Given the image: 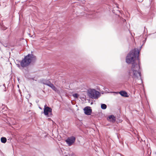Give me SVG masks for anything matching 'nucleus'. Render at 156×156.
<instances>
[{"label":"nucleus","instance_id":"obj_1","mask_svg":"<svg viewBox=\"0 0 156 156\" xmlns=\"http://www.w3.org/2000/svg\"><path fill=\"white\" fill-rule=\"evenodd\" d=\"M140 64L132 65L131 68L127 71V75L129 78L134 80L141 79V74L140 70Z\"/></svg>","mask_w":156,"mask_h":156},{"label":"nucleus","instance_id":"obj_2","mask_svg":"<svg viewBox=\"0 0 156 156\" xmlns=\"http://www.w3.org/2000/svg\"><path fill=\"white\" fill-rule=\"evenodd\" d=\"M139 51L137 48H135L131 51L126 57V62L128 64L132 65L140 64L139 59Z\"/></svg>","mask_w":156,"mask_h":156},{"label":"nucleus","instance_id":"obj_3","mask_svg":"<svg viewBox=\"0 0 156 156\" xmlns=\"http://www.w3.org/2000/svg\"><path fill=\"white\" fill-rule=\"evenodd\" d=\"M36 58L35 56L32 54H28L26 56L21 62L20 64L23 67L28 66L31 62H34L36 61Z\"/></svg>","mask_w":156,"mask_h":156},{"label":"nucleus","instance_id":"obj_4","mask_svg":"<svg viewBox=\"0 0 156 156\" xmlns=\"http://www.w3.org/2000/svg\"><path fill=\"white\" fill-rule=\"evenodd\" d=\"M88 94L90 98L92 99H98L100 95L98 91L94 89H90L88 91Z\"/></svg>","mask_w":156,"mask_h":156},{"label":"nucleus","instance_id":"obj_5","mask_svg":"<svg viewBox=\"0 0 156 156\" xmlns=\"http://www.w3.org/2000/svg\"><path fill=\"white\" fill-rule=\"evenodd\" d=\"M76 138L73 136L68 137L65 140L66 143L69 146L72 145L75 142Z\"/></svg>","mask_w":156,"mask_h":156},{"label":"nucleus","instance_id":"obj_6","mask_svg":"<svg viewBox=\"0 0 156 156\" xmlns=\"http://www.w3.org/2000/svg\"><path fill=\"white\" fill-rule=\"evenodd\" d=\"M52 109L48 107L46 105L44 106V113L45 115L48 116L49 113H51Z\"/></svg>","mask_w":156,"mask_h":156},{"label":"nucleus","instance_id":"obj_7","mask_svg":"<svg viewBox=\"0 0 156 156\" xmlns=\"http://www.w3.org/2000/svg\"><path fill=\"white\" fill-rule=\"evenodd\" d=\"M83 110L85 114L87 115H90L92 112V109L90 108V107H86L83 109Z\"/></svg>","mask_w":156,"mask_h":156},{"label":"nucleus","instance_id":"obj_8","mask_svg":"<svg viewBox=\"0 0 156 156\" xmlns=\"http://www.w3.org/2000/svg\"><path fill=\"white\" fill-rule=\"evenodd\" d=\"M107 119L109 121L113 123L114 122L116 121L115 117L113 115H111L108 116Z\"/></svg>","mask_w":156,"mask_h":156},{"label":"nucleus","instance_id":"obj_9","mask_svg":"<svg viewBox=\"0 0 156 156\" xmlns=\"http://www.w3.org/2000/svg\"><path fill=\"white\" fill-rule=\"evenodd\" d=\"M119 93L122 96L125 97H128L129 95L127 93L124 91H121L119 92Z\"/></svg>","mask_w":156,"mask_h":156},{"label":"nucleus","instance_id":"obj_10","mask_svg":"<svg viewBox=\"0 0 156 156\" xmlns=\"http://www.w3.org/2000/svg\"><path fill=\"white\" fill-rule=\"evenodd\" d=\"M51 88L55 92L58 93H60L59 90H58L54 85Z\"/></svg>","mask_w":156,"mask_h":156},{"label":"nucleus","instance_id":"obj_11","mask_svg":"<svg viewBox=\"0 0 156 156\" xmlns=\"http://www.w3.org/2000/svg\"><path fill=\"white\" fill-rule=\"evenodd\" d=\"M1 141L2 143H5L6 142V139L5 137H2L1 138Z\"/></svg>","mask_w":156,"mask_h":156},{"label":"nucleus","instance_id":"obj_12","mask_svg":"<svg viewBox=\"0 0 156 156\" xmlns=\"http://www.w3.org/2000/svg\"><path fill=\"white\" fill-rule=\"evenodd\" d=\"M101 108L103 109H105L107 108V105L104 104H101Z\"/></svg>","mask_w":156,"mask_h":156},{"label":"nucleus","instance_id":"obj_13","mask_svg":"<svg viewBox=\"0 0 156 156\" xmlns=\"http://www.w3.org/2000/svg\"><path fill=\"white\" fill-rule=\"evenodd\" d=\"M73 96L74 98H77L78 97V95L76 93V94H73Z\"/></svg>","mask_w":156,"mask_h":156},{"label":"nucleus","instance_id":"obj_14","mask_svg":"<svg viewBox=\"0 0 156 156\" xmlns=\"http://www.w3.org/2000/svg\"><path fill=\"white\" fill-rule=\"evenodd\" d=\"M51 83L50 82H48L45 83H44V84H45L48 86H49V85Z\"/></svg>","mask_w":156,"mask_h":156},{"label":"nucleus","instance_id":"obj_15","mask_svg":"<svg viewBox=\"0 0 156 156\" xmlns=\"http://www.w3.org/2000/svg\"><path fill=\"white\" fill-rule=\"evenodd\" d=\"M53 86V84L51 83L48 86L51 88Z\"/></svg>","mask_w":156,"mask_h":156},{"label":"nucleus","instance_id":"obj_16","mask_svg":"<svg viewBox=\"0 0 156 156\" xmlns=\"http://www.w3.org/2000/svg\"><path fill=\"white\" fill-rule=\"evenodd\" d=\"M122 21L124 23V22H126V20L124 19H122Z\"/></svg>","mask_w":156,"mask_h":156},{"label":"nucleus","instance_id":"obj_17","mask_svg":"<svg viewBox=\"0 0 156 156\" xmlns=\"http://www.w3.org/2000/svg\"><path fill=\"white\" fill-rule=\"evenodd\" d=\"M74 155V153H72L69 154V155H70V156H73Z\"/></svg>","mask_w":156,"mask_h":156}]
</instances>
